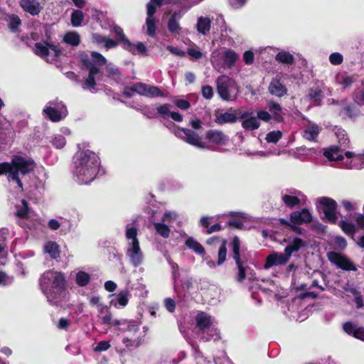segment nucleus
I'll return each instance as SVG.
<instances>
[{"label":"nucleus","instance_id":"f257e3e1","mask_svg":"<svg viewBox=\"0 0 364 364\" xmlns=\"http://www.w3.org/2000/svg\"><path fill=\"white\" fill-rule=\"evenodd\" d=\"M39 286L51 305L60 304L68 291V282L64 273L55 270L43 272L39 279Z\"/></svg>","mask_w":364,"mask_h":364},{"label":"nucleus","instance_id":"f03ea898","mask_svg":"<svg viewBox=\"0 0 364 364\" xmlns=\"http://www.w3.org/2000/svg\"><path fill=\"white\" fill-rule=\"evenodd\" d=\"M74 174L79 182L89 183L97 176L100 166L99 156L86 149L77 151L73 156Z\"/></svg>","mask_w":364,"mask_h":364},{"label":"nucleus","instance_id":"7ed1b4c3","mask_svg":"<svg viewBox=\"0 0 364 364\" xmlns=\"http://www.w3.org/2000/svg\"><path fill=\"white\" fill-rule=\"evenodd\" d=\"M36 164L31 158H25L21 155H14L11 161L0 163V176L6 175L9 182L17 184L19 191H23V183L20 176H24L32 173Z\"/></svg>","mask_w":364,"mask_h":364},{"label":"nucleus","instance_id":"20e7f679","mask_svg":"<svg viewBox=\"0 0 364 364\" xmlns=\"http://www.w3.org/2000/svg\"><path fill=\"white\" fill-rule=\"evenodd\" d=\"M91 56L93 60L90 58V56L86 53L83 52L79 55V60L89 71L88 76L84 80L82 87L84 90H89L92 92L95 90L97 86L95 76L100 72L97 66L105 65L107 63V60L101 53L97 51H92Z\"/></svg>","mask_w":364,"mask_h":364},{"label":"nucleus","instance_id":"39448f33","mask_svg":"<svg viewBox=\"0 0 364 364\" xmlns=\"http://www.w3.org/2000/svg\"><path fill=\"white\" fill-rule=\"evenodd\" d=\"M231 248L232 259L235 260L238 269L237 281L242 282L245 279H247L250 281L256 280L255 272L250 268L244 267V264L248 259V253L247 248L242 245L241 241L237 237H233L231 242Z\"/></svg>","mask_w":364,"mask_h":364},{"label":"nucleus","instance_id":"423d86ee","mask_svg":"<svg viewBox=\"0 0 364 364\" xmlns=\"http://www.w3.org/2000/svg\"><path fill=\"white\" fill-rule=\"evenodd\" d=\"M196 323L203 341L216 338L214 336H218L217 330L212 327L213 322L210 315L203 311L199 312L196 316Z\"/></svg>","mask_w":364,"mask_h":364},{"label":"nucleus","instance_id":"0eeeda50","mask_svg":"<svg viewBox=\"0 0 364 364\" xmlns=\"http://www.w3.org/2000/svg\"><path fill=\"white\" fill-rule=\"evenodd\" d=\"M282 203L289 208L304 205L307 201V197L301 191L290 188L283 191L281 194Z\"/></svg>","mask_w":364,"mask_h":364},{"label":"nucleus","instance_id":"6e6552de","mask_svg":"<svg viewBox=\"0 0 364 364\" xmlns=\"http://www.w3.org/2000/svg\"><path fill=\"white\" fill-rule=\"evenodd\" d=\"M49 50H51L53 53L52 55L53 60H56L62 54V50L60 46L48 41L35 43L33 52L36 55L48 61Z\"/></svg>","mask_w":364,"mask_h":364},{"label":"nucleus","instance_id":"1a4fd4ad","mask_svg":"<svg viewBox=\"0 0 364 364\" xmlns=\"http://www.w3.org/2000/svg\"><path fill=\"white\" fill-rule=\"evenodd\" d=\"M317 208L321 210L324 218L330 223H335L338 219L336 215L337 203L336 200L327 197L318 198L316 200Z\"/></svg>","mask_w":364,"mask_h":364},{"label":"nucleus","instance_id":"9d476101","mask_svg":"<svg viewBox=\"0 0 364 364\" xmlns=\"http://www.w3.org/2000/svg\"><path fill=\"white\" fill-rule=\"evenodd\" d=\"M173 133L177 137L181 138L189 144L198 148L205 147V144L201 141L198 134L190 129L177 127Z\"/></svg>","mask_w":364,"mask_h":364},{"label":"nucleus","instance_id":"9b49d317","mask_svg":"<svg viewBox=\"0 0 364 364\" xmlns=\"http://www.w3.org/2000/svg\"><path fill=\"white\" fill-rule=\"evenodd\" d=\"M252 221V217L242 212H229V228L245 230L247 223Z\"/></svg>","mask_w":364,"mask_h":364},{"label":"nucleus","instance_id":"f8f14e48","mask_svg":"<svg viewBox=\"0 0 364 364\" xmlns=\"http://www.w3.org/2000/svg\"><path fill=\"white\" fill-rule=\"evenodd\" d=\"M328 260L338 267L346 271H356L355 264L348 257L335 252H329L327 255Z\"/></svg>","mask_w":364,"mask_h":364},{"label":"nucleus","instance_id":"ddd939ff","mask_svg":"<svg viewBox=\"0 0 364 364\" xmlns=\"http://www.w3.org/2000/svg\"><path fill=\"white\" fill-rule=\"evenodd\" d=\"M345 156L343 165L347 168L360 170L364 168V154H355L351 151H345Z\"/></svg>","mask_w":364,"mask_h":364},{"label":"nucleus","instance_id":"4468645a","mask_svg":"<svg viewBox=\"0 0 364 364\" xmlns=\"http://www.w3.org/2000/svg\"><path fill=\"white\" fill-rule=\"evenodd\" d=\"M239 118L242 123V127L245 130L253 131L257 129L260 126V122L252 112L244 111L239 113Z\"/></svg>","mask_w":364,"mask_h":364},{"label":"nucleus","instance_id":"2eb2a0df","mask_svg":"<svg viewBox=\"0 0 364 364\" xmlns=\"http://www.w3.org/2000/svg\"><path fill=\"white\" fill-rule=\"evenodd\" d=\"M127 255L129 257L132 264L136 267L141 264L143 253L141 250L139 242H131L127 250Z\"/></svg>","mask_w":364,"mask_h":364},{"label":"nucleus","instance_id":"dca6fc26","mask_svg":"<svg viewBox=\"0 0 364 364\" xmlns=\"http://www.w3.org/2000/svg\"><path fill=\"white\" fill-rule=\"evenodd\" d=\"M312 215L307 208L294 211L290 214V223L293 225H300L312 221Z\"/></svg>","mask_w":364,"mask_h":364},{"label":"nucleus","instance_id":"f3484780","mask_svg":"<svg viewBox=\"0 0 364 364\" xmlns=\"http://www.w3.org/2000/svg\"><path fill=\"white\" fill-rule=\"evenodd\" d=\"M289 257L284 253L274 252L269 254L267 258L264 265L265 269H269L273 266H279L287 264Z\"/></svg>","mask_w":364,"mask_h":364},{"label":"nucleus","instance_id":"a211bd4d","mask_svg":"<svg viewBox=\"0 0 364 364\" xmlns=\"http://www.w3.org/2000/svg\"><path fill=\"white\" fill-rule=\"evenodd\" d=\"M303 137L309 141H315L318 136L321 127L317 124L307 121L306 124L303 125Z\"/></svg>","mask_w":364,"mask_h":364},{"label":"nucleus","instance_id":"6ab92c4d","mask_svg":"<svg viewBox=\"0 0 364 364\" xmlns=\"http://www.w3.org/2000/svg\"><path fill=\"white\" fill-rule=\"evenodd\" d=\"M284 241L287 242V245L284 248V252L289 258L293 253L298 252L306 245V242L299 237H289Z\"/></svg>","mask_w":364,"mask_h":364},{"label":"nucleus","instance_id":"aec40b11","mask_svg":"<svg viewBox=\"0 0 364 364\" xmlns=\"http://www.w3.org/2000/svg\"><path fill=\"white\" fill-rule=\"evenodd\" d=\"M171 105L169 104H161L156 107V111L159 115H160L163 119H167L168 116L171 117V119L177 122H181L183 121V116L176 112H171L170 111Z\"/></svg>","mask_w":364,"mask_h":364},{"label":"nucleus","instance_id":"412c9836","mask_svg":"<svg viewBox=\"0 0 364 364\" xmlns=\"http://www.w3.org/2000/svg\"><path fill=\"white\" fill-rule=\"evenodd\" d=\"M323 155L331 161H337L342 163L346 160L345 151L337 146H331L326 149Z\"/></svg>","mask_w":364,"mask_h":364},{"label":"nucleus","instance_id":"4be33fe9","mask_svg":"<svg viewBox=\"0 0 364 364\" xmlns=\"http://www.w3.org/2000/svg\"><path fill=\"white\" fill-rule=\"evenodd\" d=\"M343 330L349 335H352L355 338L364 341V328L358 327L351 322H346L343 326Z\"/></svg>","mask_w":364,"mask_h":364},{"label":"nucleus","instance_id":"5701e85b","mask_svg":"<svg viewBox=\"0 0 364 364\" xmlns=\"http://www.w3.org/2000/svg\"><path fill=\"white\" fill-rule=\"evenodd\" d=\"M268 90L269 93L278 97H282L287 95V89L277 79H273L269 83Z\"/></svg>","mask_w":364,"mask_h":364},{"label":"nucleus","instance_id":"b1692460","mask_svg":"<svg viewBox=\"0 0 364 364\" xmlns=\"http://www.w3.org/2000/svg\"><path fill=\"white\" fill-rule=\"evenodd\" d=\"M20 5L24 11L32 16L38 15L43 9L38 1H20Z\"/></svg>","mask_w":364,"mask_h":364},{"label":"nucleus","instance_id":"393cba45","mask_svg":"<svg viewBox=\"0 0 364 364\" xmlns=\"http://www.w3.org/2000/svg\"><path fill=\"white\" fill-rule=\"evenodd\" d=\"M354 75H349L346 73H338L335 77V82L342 85L344 88L349 87L355 81Z\"/></svg>","mask_w":364,"mask_h":364},{"label":"nucleus","instance_id":"a878e982","mask_svg":"<svg viewBox=\"0 0 364 364\" xmlns=\"http://www.w3.org/2000/svg\"><path fill=\"white\" fill-rule=\"evenodd\" d=\"M216 84L218 94L224 100H228V76H220L217 79Z\"/></svg>","mask_w":364,"mask_h":364},{"label":"nucleus","instance_id":"bb28decb","mask_svg":"<svg viewBox=\"0 0 364 364\" xmlns=\"http://www.w3.org/2000/svg\"><path fill=\"white\" fill-rule=\"evenodd\" d=\"M114 32L119 37L118 41L122 43L123 48L127 51H132V43L126 37L123 29L118 26H115L114 27Z\"/></svg>","mask_w":364,"mask_h":364},{"label":"nucleus","instance_id":"cd10ccee","mask_svg":"<svg viewBox=\"0 0 364 364\" xmlns=\"http://www.w3.org/2000/svg\"><path fill=\"white\" fill-rule=\"evenodd\" d=\"M267 107L272 114V118L276 122H281L283 121V117L282 115V108L279 103L269 100L267 102Z\"/></svg>","mask_w":364,"mask_h":364},{"label":"nucleus","instance_id":"c85d7f7f","mask_svg":"<svg viewBox=\"0 0 364 364\" xmlns=\"http://www.w3.org/2000/svg\"><path fill=\"white\" fill-rule=\"evenodd\" d=\"M205 139L211 143L221 144L225 142V136L220 131L210 129L206 132Z\"/></svg>","mask_w":364,"mask_h":364},{"label":"nucleus","instance_id":"c756f323","mask_svg":"<svg viewBox=\"0 0 364 364\" xmlns=\"http://www.w3.org/2000/svg\"><path fill=\"white\" fill-rule=\"evenodd\" d=\"M211 21L208 17L200 16L198 18L197 31L199 33L206 35L210 30Z\"/></svg>","mask_w":364,"mask_h":364},{"label":"nucleus","instance_id":"7c9ffc66","mask_svg":"<svg viewBox=\"0 0 364 364\" xmlns=\"http://www.w3.org/2000/svg\"><path fill=\"white\" fill-rule=\"evenodd\" d=\"M63 42L72 46H77L81 42L80 36L77 31L67 32L63 38Z\"/></svg>","mask_w":364,"mask_h":364},{"label":"nucleus","instance_id":"2f4dec72","mask_svg":"<svg viewBox=\"0 0 364 364\" xmlns=\"http://www.w3.org/2000/svg\"><path fill=\"white\" fill-rule=\"evenodd\" d=\"M275 60L279 63L286 65H293L295 63L293 54L286 50L279 52L275 56Z\"/></svg>","mask_w":364,"mask_h":364},{"label":"nucleus","instance_id":"473e14b6","mask_svg":"<svg viewBox=\"0 0 364 364\" xmlns=\"http://www.w3.org/2000/svg\"><path fill=\"white\" fill-rule=\"evenodd\" d=\"M45 250L48 253L52 259H57L60 257V246L53 241L48 242L45 245Z\"/></svg>","mask_w":364,"mask_h":364},{"label":"nucleus","instance_id":"72a5a7b5","mask_svg":"<svg viewBox=\"0 0 364 364\" xmlns=\"http://www.w3.org/2000/svg\"><path fill=\"white\" fill-rule=\"evenodd\" d=\"M185 245L196 253L203 255L205 251L203 245L196 241L193 237H189L185 242Z\"/></svg>","mask_w":364,"mask_h":364},{"label":"nucleus","instance_id":"f704fd0d","mask_svg":"<svg viewBox=\"0 0 364 364\" xmlns=\"http://www.w3.org/2000/svg\"><path fill=\"white\" fill-rule=\"evenodd\" d=\"M43 113L46 117L53 122H60L63 119V116L60 111L54 107H48L43 109Z\"/></svg>","mask_w":364,"mask_h":364},{"label":"nucleus","instance_id":"c9c22d12","mask_svg":"<svg viewBox=\"0 0 364 364\" xmlns=\"http://www.w3.org/2000/svg\"><path fill=\"white\" fill-rule=\"evenodd\" d=\"M242 67L238 55L235 51L229 50V70L235 68L236 71L240 72Z\"/></svg>","mask_w":364,"mask_h":364},{"label":"nucleus","instance_id":"e433bc0d","mask_svg":"<svg viewBox=\"0 0 364 364\" xmlns=\"http://www.w3.org/2000/svg\"><path fill=\"white\" fill-rule=\"evenodd\" d=\"M8 27L10 31L13 33L18 32L19 26L21 25V20L20 18L17 15L12 14L8 16Z\"/></svg>","mask_w":364,"mask_h":364},{"label":"nucleus","instance_id":"4c0bfd02","mask_svg":"<svg viewBox=\"0 0 364 364\" xmlns=\"http://www.w3.org/2000/svg\"><path fill=\"white\" fill-rule=\"evenodd\" d=\"M91 279L90 275L84 271H79L75 276V282L79 287L87 286Z\"/></svg>","mask_w":364,"mask_h":364},{"label":"nucleus","instance_id":"58836bf2","mask_svg":"<svg viewBox=\"0 0 364 364\" xmlns=\"http://www.w3.org/2000/svg\"><path fill=\"white\" fill-rule=\"evenodd\" d=\"M179 17L178 13L175 11L169 18L168 21V29L171 33H178L181 30L179 23L176 21V18Z\"/></svg>","mask_w":364,"mask_h":364},{"label":"nucleus","instance_id":"ea45409f","mask_svg":"<svg viewBox=\"0 0 364 364\" xmlns=\"http://www.w3.org/2000/svg\"><path fill=\"white\" fill-rule=\"evenodd\" d=\"M22 207L20 208L18 205H16V215L17 217L21 219H27L29 217V206L28 202L25 199L21 200Z\"/></svg>","mask_w":364,"mask_h":364},{"label":"nucleus","instance_id":"a19ab883","mask_svg":"<svg viewBox=\"0 0 364 364\" xmlns=\"http://www.w3.org/2000/svg\"><path fill=\"white\" fill-rule=\"evenodd\" d=\"M168 1H149L147 5V16L146 18H154V15L156 12V9L158 7L163 6L165 3Z\"/></svg>","mask_w":364,"mask_h":364},{"label":"nucleus","instance_id":"79ce46f5","mask_svg":"<svg viewBox=\"0 0 364 364\" xmlns=\"http://www.w3.org/2000/svg\"><path fill=\"white\" fill-rule=\"evenodd\" d=\"M84 18V15L82 11L75 10L71 14V23L74 27L81 26Z\"/></svg>","mask_w":364,"mask_h":364},{"label":"nucleus","instance_id":"37998d69","mask_svg":"<svg viewBox=\"0 0 364 364\" xmlns=\"http://www.w3.org/2000/svg\"><path fill=\"white\" fill-rule=\"evenodd\" d=\"M154 225L156 232L161 237L164 238H168L169 237L170 229L168 225L160 223H156Z\"/></svg>","mask_w":364,"mask_h":364},{"label":"nucleus","instance_id":"c03bdc74","mask_svg":"<svg viewBox=\"0 0 364 364\" xmlns=\"http://www.w3.org/2000/svg\"><path fill=\"white\" fill-rule=\"evenodd\" d=\"M133 50L129 51L133 55L139 54L141 55H147L148 50L145 46V44L142 42H138L136 44L132 43Z\"/></svg>","mask_w":364,"mask_h":364},{"label":"nucleus","instance_id":"a18cd8bd","mask_svg":"<svg viewBox=\"0 0 364 364\" xmlns=\"http://www.w3.org/2000/svg\"><path fill=\"white\" fill-rule=\"evenodd\" d=\"M340 227L346 234L349 235H353L355 231V225L346 220L340 222Z\"/></svg>","mask_w":364,"mask_h":364},{"label":"nucleus","instance_id":"49530a36","mask_svg":"<svg viewBox=\"0 0 364 364\" xmlns=\"http://www.w3.org/2000/svg\"><path fill=\"white\" fill-rule=\"evenodd\" d=\"M146 33L151 37L156 35V20L155 18H146Z\"/></svg>","mask_w":364,"mask_h":364},{"label":"nucleus","instance_id":"de8ad7c7","mask_svg":"<svg viewBox=\"0 0 364 364\" xmlns=\"http://www.w3.org/2000/svg\"><path fill=\"white\" fill-rule=\"evenodd\" d=\"M215 115L216 117L215 122L217 124H222L228 123V111L222 112L220 109H217L215 111Z\"/></svg>","mask_w":364,"mask_h":364},{"label":"nucleus","instance_id":"09e8293b","mask_svg":"<svg viewBox=\"0 0 364 364\" xmlns=\"http://www.w3.org/2000/svg\"><path fill=\"white\" fill-rule=\"evenodd\" d=\"M227 249H226V240H223V243L220 247L218 251V265L222 264L226 259Z\"/></svg>","mask_w":364,"mask_h":364},{"label":"nucleus","instance_id":"8fccbe9b","mask_svg":"<svg viewBox=\"0 0 364 364\" xmlns=\"http://www.w3.org/2000/svg\"><path fill=\"white\" fill-rule=\"evenodd\" d=\"M282 136V132L277 130L269 132L266 136V140L269 143H277Z\"/></svg>","mask_w":364,"mask_h":364},{"label":"nucleus","instance_id":"3c124183","mask_svg":"<svg viewBox=\"0 0 364 364\" xmlns=\"http://www.w3.org/2000/svg\"><path fill=\"white\" fill-rule=\"evenodd\" d=\"M147 96L151 97H163L164 93L159 87L154 85H148Z\"/></svg>","mask_w":364,"mask_h":364},{"label":"nucleus","instance_id":"603ef678","mask_svg":"<svg viewBox=\"0 0 364 364\" xmlns=\"http://www.w3.org/2000/svg\"><path fill=\"white\" fill-rule=\"evenodd\" d=\"M329 61L333 65H339L343 61V56L340 53H333L329 55Z\"/></svg>","mask_w":364,"mask_h":364},{"label":"nucleus","instance_id":"864d4df0","mask_svg":"<svg viewBox=\"0 0 364 364\" xmlns=\"http://www.w3.org/2000/svg\"><path fill=\"white\" fill-rule=\"evenodd\" d=\"M321 91L320 90H311L309 92L308 97L314 103L318 104L321 100Z\"/></svg>","mask_w":364,"mask_h":364},{"label":"nucleus","instance_id":"5fc2aeb1","mask_svg":"<svg viewBox=\"0 0 364 364\" xmlns=\"http://www.w3.org/2000/svg\"><path fill=\"white\" fill-rule=\"evenodd\" d=\"M134 87L135 89V92L138 93L140 95H144L147 97V87L148 85L144 82H136L134 84Z\"/></svg>","mask_w":364,"mask_h":364},{"label":"nucleus","instance_id":"6e6d98bb","mask_svg":"<svg viewBox=\"0 0 364 364\" xmlns=\"http://www.w3.org/2000/svg\"><path fill=\"white\" fill-rule=\"evenodd\" d=\"M336 135L341 146H346L348 145L349 139L345 130L338 129L336 132Z\"/></svg>","mask_w":364,"mask_h":364},{"label":"nucleus","instance_id":"4d7b16f0","mask_svg":"<svg viewBox=\"0 0 364 364\" xmlns=\"http://www.w3.org/2000/svg\"><path fill=\"white\" fill-rule=\"evenodd\" d=\"M128 295L127 291H120L117 296V303L122 306H125L128 304Z\"/></svg>","mask_w":364,"mask_h":364},{"label":"nucleus","instance_id":"13d9d810","mask_svg":"<svg viewBox=\"0 0 364 364\" xmlns=\"http://www.w3.org/2000/svg\"><path fill=\"white\" fill-rule=\"evenodd\" d=\"M126 237L132 240V242H139L137 238V229L135 227L129 228L126 230Z\"/></svg>","mask_w":364,"mask_h":364},{"label":"nucleus","instance_id":"bf43d9fd","mask_svg":"<svg viewBox=\"0 0 364 364\" xmlns=\"http://www.w3.org/2000/svg\"><path fill=\"white\" fill-rule=\"evenodd\" d=\"M229 100H233L235 98L237 92L238 87L234 81H230L229 80Z\"/></svg>","mask_w":364,"mask_h":364},{"label":"nucleus","instance_id":"052dcab7","mask_svg":"<svg viewBox=\"0 0 364 364\" xmlns=\"http://www.w3.org/2000/svg\"><path fill=\"white\" fill-rule=\"evenodd\" d=\"M257 118L259 121L262 120L265 122H268L272 118L271 114L266 110H259L257 112Z\"/></svg>","mask_w":364,"mask_h":364},{"label":"nucleus","instance_id":"680f3d73","mask_svg":"<svg viewBox=\"0 0 364 364\" xmlns=\"http://www.w3.org/2000/svg\"><path fill=\"white\" fill-rule=\"evenodd\" d=\"M341 204L346 211L355 210H357L358 205L356 202H351L347 200H343L341 201Z\"/></svg>","mask_w":364,"mask_h":364},{"label":"nucleus","instance_id":"e2e57ef3","mask_svg":"<svg viewBox=\"0 0 364 364\" xmlns=\"http://www.w3.org/2000/svg\"><path fill=\"white\" fill-rule=\"evenodd\" d=\"M106 70L109 76L114 78L121 79V73L119 70L115 66H107Z\"/></svg>","mask_w":364,"mask_h":364},{"label":"nucleus","instance_id":"0e129e2a","mask_svg":"<svg viewBox=\"0 0 364 364\" xmlns=\"http://www.w3.org/2000/svg\"><path fill=\"white\" fill-rule=\"evenodd\" d=\"M201 92L203 97L207 100L211 99L213 96V90L210 85L203 86Z\"/></svg>","mask_w":364,"mask_h":364},{"label":"nucleus","instance_id":"69168bd1","mask_svg":"<svg viewBox=\"0 0 364 364\" xmlns=\"http://www.w3.org/2000/svg\"><path fill=\"white\" fill-rule=\"evenodd\" d=\"M101 41H103L105 43V46L107 49L115 48L118 46V42L117 41H114L111 38H107V37H100Z\"/></svg>","mask_w":364,"mask_h":364},{"label":"nucleus","instance_id":"338daca9","mask_svg":"<svg viewBox=\"0 0 364 364\" xmlns=\"http://www.w3.org/2000/svg\"><path fill=\"white\" fill-rule=\"evenodd\" d=\"M164 305L166 309L170 313H173L175 311L176 309V302L175 301L171 298H166L164 299Z\"/></svg>","mask_w":364,"mask_h":364},{"label":"nucleus","instance_id":"774afa93","mask_svg":"<svg viewBox=\"0 0 364 364\" xmlns=\"http://www.w3.org/2000/svg\"><path fill=\"white\" fill-rule=\"evenodd\" d=\"M66 143V140L64 136L59 135L58 136H55L53 141V145L58 149L63 148Z\"/></svg>","mask_w":364,"mask_h":364}]
</instances>
